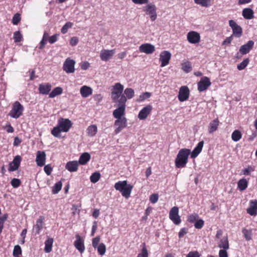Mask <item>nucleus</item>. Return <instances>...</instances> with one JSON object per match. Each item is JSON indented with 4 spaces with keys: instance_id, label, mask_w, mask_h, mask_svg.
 I'll return each mask as SVG.
<instances>
[{
    "instance_id": "53",
    "label": "nucleus",
    "mask_w": 257,
    "mask_h": 257,
    "mask_svg": "<svg viewBox=\"0 0 257 257\" xmlns=\"http://www.w3.org/2000/svg\"><path fill=\"white\" fill-rule=\"evenodd\" d=\"M11 183L14 188H18L21 184V181L19 179L14 178L12 180Z\"/></svg>"
},
{
    "instance_id": "33",
    "label": "nucleus",
    "mask_w": 257,
    "mask_h": 257,
    "mask_svg": "<svg viewBox=\"0 0 257 257\" xmlns=\"http://www.w3.org/2000/svg\"><path fill=\"white\" fill-rule=\"evenodd\" d=\"M218 246L220 248L223 249H227L229 248V243L228 241L227 237H224L222 239L220 240V242Z\"/></svg>"
},
{
    "instance_id": "41",
    "label": "nucleus",
    "mask_w": 257,
    "mask_h": 257,
    "mask_svg": "<svg viewBox=\"0 0 257 257\" xmlns=\"http://www.w3.org/2000/svg\"><path fill=\"white\" fill-rule=\"evenodd\" d=\"M123 94L127 99H131L134 96V90L131 88H127L124 90Z\"/></svg>"
},
{
    "instance_id": "62",
    "label": "nucleus",
    "mask_w": 257,
    "mask_h": 257,
    "mask_svg": "<svg viewBox=\"0 0 257 257\" xmlns=\"http://www.w3.org/2000/svg\"><path fill=\"white\" fill-rule=\"evenodd\" d=\"M78 42V39L76 37H72L70 41V44L71 46H76Z\"/></svg>"
},
{
    "instance_id": "60",
    "label": "nucleus",
    "mask_w": 257,
    "mask_h": 257,
    "mask_svg": "<svg viewBox=\"0 0 257 257\" xmlns=\"http://www.w3.org/2000/svg\"><path fill=\"white\" fill-rule=\"evenodd\" d=\"M254 169L250 166H249L248 168H245L242 170V172L244 175H250V173L251 171H253Z\"/></svg>"
},
{
    "instance_id": "6",
    "label": "nucleus",
    "mask_w": 257,
    "mask_h": 257,
    "mask_svg": "<svg viewBox=\"0 0 257 257\" xmlns=\"http://www.w3.org/2000/svg\"><path fill=\"white\" fill-rule=\"evenodd\" d=\"M114 125L116 127L114 132L117 134L127 126V119L126 117L116 118Z\"/></svg>"
},
{
    "instance_id": "58",
    "label": "nucleus",
    "mask_w": 257,
    "mask_h": 257,
    "mask_svg": "<svg viewBox=\"0 0 257 257\" xmlns=\"http://www.w3.org/2000/svg\"><path fill=\"white\" fill-rule=\"evenodd\" d=\"M158 195L157 194H153L150 196V200L152 203H156L158 200Z\"/></svg>"
},
{
    "instance_id": "46",
    "label": "nucleus",
    "mask_w": 257,
    "mask_h": 257,
    "mask_svg": "<svg viewBox=\"0 0 257 257\" xmlns=\"http://www.w3.org/2000/svg\"><path fill=\"white\" fill-rule=\"evenodd\" d=\"M96 248L99 254L103 255L105 254L106 251V246L104 243H100Z\"/></svg>"
},
{
    "instance_id": "56",
    "label": "nucleus",
    "mask_w": 257,
    "mask_h": 257,
    "mask_svg": "<svg viewBox=\"0 0 257 257\" xmlns=\"http://www.w3.org/2000/svg\"><path fill=\"white\" fill-rule=\"evenodd\" d=\"M44 170L47 175H50L52 172L53 169L50 164H48L45 166Z\"/></svg>"
},
{
    "instance_id": "61",
    "label": "nucleus",
    "mask_w": 257,
    "mask_h": 257,
    "mask_svg": "<svg viewBox=\"0 0 257 257\" xmlns=\"http://www.w3.org/2000/svg\"><path fill=\"white\" fill-rule=\"evenodd\" d=\"M186 257H200V254L197 251L189 252Z\"/></svg>"
},
{
    "instance_id": "30",
    "label": "nucleus",
    "mask_w": 257,
    "mask_h": 257,
    "mask_svg": "<svg viewBox=\"0 0 257 257\" xmlns=\"http://www.w3.org/2000/svg\"><path fill=\"white\" fill-rule=\"evenodd\" d=\"M126 186V187H125L120 193L123 197L128 198L131 193L133 186L131 184H127Z\"/></svg>"
},
{
    "instance_id": "47",
    "label": "nucleus",
    "mask_w": 257,
    "mask_h": 257,
    "mask_svg": "<svg viewBox=\"0 0 257 257\" xmlns=\"http://www.w3.org/2000/svg\"><path fill=\"white\" fill-rule=\"evenodd\" d=\"M73 24L71 22H67L62 28L61 32L62 34H65L67 32L68 29L71 28Z\"/></svg>"
},
{
    "instance_id": "29",
    "label": "nucleus",
    "mask_w": 257,
    "mask_h": 257,
    "mask_svg": "<svg viewBox=\"0 0 257 257\" xmlns=\"http://www.w3.org/2000/svg\"><path fill=\"white\" fill-rule=\"evenodd\" d=\"M219 122L218 119H215L210 122L208 130L209 133L212 134L217 130Z\"/></svg>"
},
{
    "instance_id": "52",
    "label": "nucleus",
    "mask_w": 257,
    "mask_h": 257,
    "mask_svg": "<svg viewBox=\"0 0 257 257\" xmlns=\"http://www.w3.org/2000/svg\"><path fill=\"white\" fill-rule=\"evenodd\" d=\"M21 20V16L18 13L16 14L12 19V23L14 25H17Z\"/></svg>"
},
{
    "instance_id": "9",
    "label": "nucleus",
    "mask_w": 257,
    "mask_h": 257,
    "mask_svg": "<svg viewBox=\"0 0 257 257\" xmlns=\"http://www.w3.org/2000/svg\"><path fill=\"white\" fill-rule=\"evenodd\" d=\"M171 57V54L168 51H163L160 54L159 60L161 62V66L162 67L167 66Z\"/></svg>"
},
{
    "instance_id": "44",
    "label": "nucleus",
    "mask_w": 257,
    "mask_h": 257,
    "mask_svg": "<svg viewBox=\"0 0 257 257\" xmlns=\"http://www.w3.org/2000/svg\"><path fill=\"white\" fill-rule=\"evenodd\" d=\"M249 62L248 58H246L243 60L240 63L238 64L237 66V68L238 70H242L244 69L248 65Z\"/></svg>"
},
{
    "instance_id": "38",
    "label": "nucleus",
    "mask_w": 257,
    "mask_h": 257,
    "mask_svg": "<svg viewBox=\"0 0 257 257\" xmlns=\"http://www.w3.org/2000/svg\"><path fill=\"white\" fill-rule=\"evenodd\" d=\"M127 182L126 181H119L114 185V188L116 190H118L121 192L125 187H126Z\"/></svg>"
},
{
    "instance_id": "13",
    "label": "nucleus",
    "mask_w": 257,
    "mask_h": 257,
    "mask_svg": "<svg viewBox=\"0 0 257 257\" xmlns=\"http://www.w3.org/2000/svg\"><path fill=\"white\" fill-rule=\"evenodd\" d=\"M139 50L141 52L147 54H150L154 53L155 51V46L150 43H145L141 45L139 47Z\"/></svg>"
},
{
    "instance_id": "14",
    "label": "nucleus",
    "mask_w": 257,
    "mask_h": 257,
    "mask_svg": "<svg viewBox=\"0 0 257 257\" xmlns=\"http://www.w3.org/2000/svg\"><path fill=\"white\" fill-rule=\"evenodd\" d=\"M46 155L45 152L38 151L37 152L36 162L38 166L42 167L45 164Z\"/></svg>"
},
{
    "instance_id": "63",
    "label": "nucleus",
    "mask_w": 257,
    "mask_h": 257,
    "mask_svg": "<svg viewBox=\"0 0 257 257\" xmlns=\"http://www.w3.org/2000/svg\"><path fill=\"white\" fill-rule=\"evenodd\" d=\"M57 36L58 35L55 34L50 37L49 39V43L50 44H53L55 43L57 41Z\"/></svg>"
},
{
    "instance_id": "50",
    "label": "nucleus",
    "mask_w": 257,
    "mask_h": 257,
    "mask_svg": "<svg viewBox=\"0 0 257 257\" xmlns=\"http://www.w3.org/2000/svg\"><path fill=\"white\" fill-rule=\"evenodd\" d=\"M14 39L15 42H20L22 41V35L19 31H17L14 33Z\"/></svg>"
},
{
    "instance_id": "7",
    "label": "nucleus",
    "mask_w": 257,
    "mask_h": 257,
    "mask_svg": "<svg viewBox=\"0 0 257 257\" xmlns=\"http://www.w3.org/2000/svg\"><path fill=\"white\" fill-rule=\"evenodd\" d=\"M75 61L67 58L64 62L63 69L67 73H72L75 71L74 66Z\"/></svg>"
},
{
    "instance_id": "25",
    "label": "nucleus",
    "mask_w": 257,
    "mask_h": 257,
    "mask_svg": "<svg viewBox=\"0 0 257 257\" xmlns=\"http://www.w3.org/2000/svg\"><path fill=\"white\" fill-rule=\"evenodd\" d=\"M78 162L76 161H69L65 166V168L70 172H76L78 170Z\"/></svg>"
},
{
    "instance_id": "2",
    "label": "nucleus",
    "mask_w": 257,
    "mask_h": 257,
    "mask_svg": "<svg viewBox=\"0 0 257 257\" xmlns=\"http://www.w3.org/2000/svg\"><path fill=\"white\" fill-rule=\"evenodd\" d=\"M72 123L68 118H60L57 125L51 131V134L56 138L60 137L61 132H68L72 127Z\"/></svg>"
},
{
    "instance_id": "32",
    "label": "nucleus",
    "mask_w": 257,
    "mask_h": 257,
    "mask_svg": "<svg viewBox=\"0 0 257 257\" xmlns=\"http://www.w3.org/2000/svg\"><path fill=\"white\" fill-rule=\"evenodd\" d=\"M53 243V239L52 238H49L45 241L44 250L46 252L49 253L52 250Z\"/></svg>"
},
{
    "instance_id": "19",
    "label": "nucleus",
    "mask_w": 257,
    "mask_h": 257,
    "mask_svg": "<svg viewBox=\"0 0 257 257\" xmlns=\"http://www.w3.org/2000/svg\"><path fill=\"white\" fill-rule=\"evenodd\" d=\"M156 9V6L153 4H149L146 7V13L150 15V18L153 21L157 18Z\"/></svg>"
},
{
    "instance_id": "8",
    "label": "nucleus",
    "mask_w": 257,
    "mask_h": 257,
    "mask_svg": "<svg viewBox=\"0 0 257 257\" xmlns=\"http://www.w3.org/2000/svg\"><path fill=\"white\" fill-rule=\"evenodd\" d=\"M211 84L210 79L207 77H203L201 78L198 83V90L202 92L206 90Z\"/></svg>"
},
{
    "instance_id": "20",
    "label": "nucleus",
    "mask_w": 257,
    "mask_h": 257,
    "mask_svg": "<svg viewBox=\"0 0 257 257\" xmlns=\"http://www.w3.org/2000/svg\"><path fill=\"white\" fill-rule=\"evenodd\" d=\"M44 217L41 216L36 221V224L34 226L33 230L35 234H39L43 227Z\"/></svg>"
},
{
    "instance_id": "24",
    "label": "nucleus",
    "mask_w": 257,
    "mask_h": 257,
    "mask_svg": "<svg viewBox=\"0 0 257 257\" xmlns=\"http://www.w3.org/2000/svg\"><path fill=\"white\" fill-rule=\"evenodd\" d=\"M125 108L118 106V107L116 109L113 110L112 115L115 118L125 117Z\"/></svg>"
},
{
    "instance_id": "49",
    "label": "nucleus",
    "mask_w": 257,
    "mask_h": 257,
    "mask_svg": "<svg viewBox=\"0 0 257 257\" xmlns=\"http://www.w3.org/2000/svg\"><path fill=\"white\" fill-rule=\"evenodd\" d=\"M143 247L141 253H139L137 257H148V252L147 248L146 247L145 243H144L143 244Z\"/></svg>"
},
{
    "instance_id": "12",
    "label": "nucleus",
    "mask_w": 257,
    "mask_h": 257,
    "mask_svg": "<svg viewBox=\"0 0 257 257\" xmlns=\"http://www.w3.org/2000/svg\"><path fill=\"white\" fill-rule=\"evenodd\" d=\"M187 40L191 44H196L200 41V34L195 31L189 32L187 36Z\"/></svg>"
},
{
    "instance_id": "16",
    "label": "nucleus",
    "mask_w": 257,
    "mask_h": 257,
    "mask_svg": "<svg viewBox=\"0 0 257 257\" xmlns=\"http://www.w3.org/2000/svg\"><path fill=\"white\" fill-rule=\"evenodd\" d=\"M76 239L74 243V245L81 253H82L84 252L85 248L84 240L79 234L76 235Z\"/></svg>"
},
{
    "instance_id": "36",
    "label": "nucleus",
    "mask_w": 257,
    "mask_h": 257,
    "mask_svg": "<svg viewBox=\"0 0 257 257\" xmlns=\"http://www.w3.org/2000/svg\"><path fill=\"white\" fill-rule=\"evenodd\" d=\"M117 105L118 106L125 108V103L127 101V98L124 94H122L117 100Z\"/></svg>"
},
{
    "instance_id": "64",
    "label": "nucleus",
    "mask_w": 257,
    "mask_h": 257,
    "mask_svg": "<svg viewBox=\"0 0 257 257\" xmlns=\"http://www.w3.org/2000/svg\"><path fill=\"white\" fill-rule=\"evenodd\" d=\"M226 249H221L219 251V257H228Z\"/></svg>"
},
{
    "instance_id": "39",
    "label": "nucleus",
    "mask_w": 257,
    "mask_h": 257,
    "mask_svg": "<svg viewBox=\"0 0 257 257\" xmlns=\"http://www.w3.org/2000/svg\"><path fill=\"white\" fill-rule=\"evenodd\" d=\"M242 134L239 130H235L231 135V139L234 142H237L241 139Z\"/></svg>"
},
{
    "instance_id": "28",
    "label": "nucleus",
    "mask_w": 257,
    "mask_h": 257,
    "mask_svg": "<svg viewBox=\"0 0 257 257\" xmlns=\"http://www.w3.org/2000/svg\"><path fill=\"white\" fill-rule=\"evenodd\" d=\"M90 157L89 153H84L80 156L78 163L82 165H85L90 160Z\"/></svg>"
},
{
    "instance_id": "42",
    "label": "nucleus",
    "mask_w": 257,
    "mask_h": 257,
    "mask_svg": "<svg viewBox=\"0 0 257 257\" xmlns=\"http://www.w3.org/2000/svg\"><path fill=\"white\" fill-rule=\"evenodd\" d=\"M100 176L99 172H95L91 175L90 180L92 183H95L99 181Z\"/></svg>"
},
{
    "instance_id": "17",
    "label": "nucleus",
    "mask_w": 257,
    "mask_h": 257,
    "mask_svg": "<svg viewBox=\"0 0 257 257\" xmlns=\"http://www.w3.org/2000/svg\"><path fill=\"white\" fill-rule=\"evenodd\" d=\"M152 106L148 105L140 110L138 117L140 120L146 119L152 110Z\"/></svg>"
},
{
    "instance_id": "15",
    "label": "nucleus",
    "mask_w": 257,
    "mask_h": 257,
    "mask_svg": "<svg viewBox=\"0 0 257 257\" xmlns=\"http://www.w3.org/2000/svg\"><path fill=\"white\" fill-rule=\"evenodd\" d=\"M21 161L22 158L20 156L17 155L15 157L13 161L9 164V171L13 172L17 170L20 167Z\"/></svg>"
},
{
    "instance_id": "51",
    "label": "nucleus",
    "mask_w": 257,
    "mask_h": 257,
    "mask_svg": "<svg viewBox=\"0 0 257 257\" xmlns=\"http://www.w3.org/2000/svg\"><path fill=\"white\" fill-rule=\"evenodd\" d=\"M151 93L148 92H144L140 95L139 100L140 101H144V100L150 98L151 97Z\"/></svg>"
},
{
    "instance_id": "3",
    "label": "nucleus",
    "mask_w": 257,
    "mask_h": 257,
    "mask_svg": "<svg viewBox=\"0 0 257 257\" xmlns=\"http://www.w3.org/2000/svg\"><path fill=\"white\" fill-rule=\"evenodd\" d=\"M24 109L23 106L19 101H16L9 115L13 118L17 119L22 115Z\"/></svg>"
},
{
    "instance_id": "21",
    "label": "nucleus",
    "mask_w": 257,
    "mask_h": 257,
    "mask_svg": "<svg viewBox=\"0 0 257 257\" xmlns=\"http://www.w3.org/2000/svg\"><path fill=\"white\" fill-rule=\"evenodd\" d=\"M115 54V50H103L100 52V57L102 61H108Z\"/></svg>"
},
{
    "instance_id": "22",
    "label": "nucleus",
    "mask_w": 257,
    "mask_h": 257,
    "mask_svg": "<svg viewBox=\"0 0 257 257\" xmlns=\"http://www.w3.org/2000/svg\"><path fill=\"white\" fill-rule=\"evenodd\" d=\"M246 211L251 216H255L257 214V200L250 201L249 206Z\"/></svg>"
},
{
    "instance_id": "45",
    "label": "nucleus",
    "mask_w": 257,
    "mask_h": 257,
    "mask_svg": "<svg viewBox=\"0 0 257 257\" xmlns=\"http://www.w3.org/2000/svg\"><path fill=\"white\" fill-rule=\"evenodd\" d=\"M242 232L243 234V236L247 241L250 240L251 239V230H247L245 228H243Z\"/></svg>"
},
{
    "instance_id": "48",
    "label": "nucleus",
    "mask_w": 257,
    "mask_h": 257,
    "mask_svg": "<svg viewBox=\"0 0 257 257\" xmlns=\"http://www.w3.org/2000/svg\"><path fill=\"white\" fill-rule=\"evenodd\" d=\"M21 253L22 249L20 246L19 245H15L13 250V255L15 257H18Z\"/></svg>"
},
{
    "instance_id": "1",
    "label": "nucleus",
    "mask_w": 257,
    "mask_h": 257,
    "mask_svg": "<svg viewBox=\"0 0 257 257\" xmlns=\"http://www.w3.org/2000/svg\"><path fill=\"white\" fill-rule=\"evenodd\" d=\"M204 141H202L199 142L197 146L194 149L192 152L188 149H181L178 152L175 159V163L177 168H182L186 166L187 162L188 157L191 155L192 159H195L201 153Z\"/></svg>"
},
{
    "instance_id": "40",
    "label": "nucleus",
    "mask_w": 257,
    "mask_h": 257,
    "mask_svg": "<svg viewBox=\"0 0 257 257\" xmlns=\"http://www.w3.org/2000/svg\"><path fill=\"white\" fill-rule=\"evenodd\" d=\"M195 4L204 7H209L211 5V0H194Z\"/></svg>"
},
{
    "instance_id": "37",
    "label": "nucleus",
    "mask_w": 257,
    "mask_h": 257,
    "mask_svg": "<svg viewBox=\"0 0 257 257\" xmlns=\"http://www.w3.org/2000/svg\"><path fill=\"white\" fill-rule=\"evenodd\" d=\"M182 69L186 73H189L192 70V65L191 63L186 61L182 63Z\"/></svg>"
},
{
    "instance_id": "27",
    "label": "nucleus",
    "mask_w": 257,
    "mask_h": 257,
    "mask_svg": "<svg viewBox=\"0 0 257 257\" xmlns=\"http://www.w3.org/2000/svg\"><path fill=\"white\" fill-rule=\"evenodd\" d=\"M242 15L245 19L250 20L254 17V13L250 8H245L242 10Z\"/></svg>"
},
{
    "instance_id": "5",
    "label": "nucleus",
    "mask_w": 257,
    "mask_h": 257,
    "mask_svg": "<svg viewBox=\"0 0 257 257\" xmlns=\"http://www.w3.org/2000/svg\"><path fill=\"white\" fill-rule=\"evenodd\" d=\"M169 218L176 224H179L181 220L179 215V208L177 206L172 207L169 212Z\"/></svg>"
},
{
    "instance_id": "43",
    "label": "nucleus",
    "mask_w": 257,
    "mask_h": 257,
    "mask_svg": "<svg viewBox=\"0 0 257 257\" xmlns=\"http://www.w3.org/2000/svg\"><path fill=\"white\" fill-rule=\"evenodd\" d=\"M62 186V184L61 181L57 182L52 188V193L54 194H57L61 190Z\"/></svg>"
},
{
    "instance_id": "11",
    "label": "nucleus",
    "mask_w": 257,
    "mask_h": 257,
    "mask_svg": "<svg viewBox=\"0 0 257 257\" xmlns=\"http://www.w3.org/2000/svg\"><path fill=\"white\" fill-rule=\"evenodd\" d=\"M189 96V89L186 86H181L180 88L178 94V99L183 102L187 100Z\"/></svg>"
},
{
    "instance_id": "34",
    "label": "nucleus",
    "mask_w": 257,
    "mask_h": 257,
    "mask_svg": "<svg viewBox=\"0 0 257 257\" xmlns=\"http://www.w3.org/2000/svg\"><path fill=\"white\" fill-rule=\"evenodd\" d=\"M63 92V89L61 87H55L50 93V98H54L57 95L61 94Z\"/></svg>"
},
{
    "instance_id": "18",
    "label": "nucleus",
    "mask_w": 257,
    "mask_h": 257,
    "mask_svg": "<svg viewBox=\"0 0 257 257\" xmlns=\"http://www.w3.org/2000/svg\"><path fill=\"white\" fill-rule=\"evenodd\" d=\"M254 45V42L252 40L248 41L245 44L242 45L239 48V52L242 55H245L249 52Z\"/></svg>"
},
{
    "instance_id": "10",
    "label": "nucleus",
    "mask_w": 257,
    "mask_h": 257,
    "mask_svg": "<svg viewBox=\"0 0 257 257\" xmlns=\"http://www.w3.org/2000/svg\"><path fill=\"white\" fill-rule=\"evenodd\" d=\"M229 25L232 29L233 35L237 38L240 37L242 35V28L240 26L238 25L233 20H230L229 21Z\"/></svg>"
},
{
    "instance_id": "54",
    "label": "nucleus",
    "mask_w": 257,
    "mask_h": 257,
    "mask_svg": "<svg viewBox=\"0 0 257 257\" xmlns=\"http://www.w3.org/2000/svg\"><path fill=\"white\" fill-rule=\"evenodd\" d=\"M204 223V221L200 219L196 220L194 224V226L197 229H201L203 227Z\"/></svg>"
},
{
    "instance_id": "35",
    "label": "nucleus",
    "mask_w": 257,
    "mask_h": 257,
    "mask_svg": "<svg viewBox=\"0 0 257 257\" xmlns=\"http://www.w3.org/2000/svg\"><path fill=\"white\" fill-rule=\"evenodd\" d=\"M97 132V126L95 124L89 126L87 129L88 135L90 137H94Z\"/></svg>"
},
{
    "instance_id": "23",
    "label": "nucleus",
    "mask_w": 257,
    "mask_h": 257,
    "mask_svg": "<svg viewBox=\"0 0 257 257\" xmlns=\"http://www.w3.org/2000/svg\"><path fill=\"white\" fill-rule=\"evenodd\" d=\"M52 86L49 83L40 84L39 86L38 90L39 93L43 95H47L49 94L51 90Z\"/></svg>"
},
{
    "instance_id": "26",
    "label": "nucleus",
    "mask_w": 257,
    "mask_h": 257,
    "mask_svg": "<svg viewBox=\"0 0 257 257\" xmlns=\"http://www.w3.org/2000/svg\"><path fill=\"white\" fill-rule=\"evenodd\" d=\"M80 92L83 98H86L92 93V89L91 87L84 85L81 87Z\"/></svg>"
},
{
    "instance_id": "31",
    "label": "nucleus",
    "mask_w": 257,
    "mask_h": 257,
    "mask_svg": "<svg viewBox=\"0 0 257 257\" xmlns=\"http://www.w3.org/2000/svg\"><path fill=\"white\" fill-rule=\"evenodd\" d=\"M248 182L246 179L242 178L237 182V187L240 191H242L246 189L247 187Z\"/></svg>"
},
{
    "instance_id": "57",
    "label": "nucleus",
    "mask_w": 257,
    "mask_h": 257,
    "mask_svg": "<svg viewBox=\"0 0 257 257\" xmlns=\"http://www.w3.org/2000/svg\"><path fill=\"white\" fill-rule=\"evenodd\" d=\"M198 217V215L197 214H192L189 216L188 220L189 222L192 223L195 221Z\"/></svg>"
},
{
    "instance_id": "59",
    "label": "nucleus",
    "mask_w": 257,
    "mask_h": 257,
    "mask_svg": "<svg viewBox=\"0 0 257 257\" xmlns=\"http://www.w3.org/2000/svg\"><path fill=\"white\" fill-rule=\"evenodd\" d=\"M188 229L186 228H182L180 229L178 233V236L180 238L183 237L185 234L187 233Z\"/></svg>"
},
{
    "instance_id": "4",
    "label": "nucleus",
    "mask_w": 257,
    "mask_h": 257,
    "mask_svg": "<svg viewBox=\"0 0 257 257\" xmlns=\"http://www.w3.org/2000/svg\"><path fill=\"white\" fill-rule=\"evenodd\" d=\"M123 90V86L120 83H116L113 86L112 91L111 92V98L113 101L115 102L119 98Z\"/></svg>"
},
{
    "instance_id": "55",
    "label": "nucleus",
    "mask_w": 257,
    "mask_h": 257,
    "mask_svg": "<svg viewBox=\"0 0 257 257\" xmlns=\"http://www.w3.org/2000/svg\"><path fill=\"white\" fill-rule=\"evenodd\" d=\"M100 238L99 236H96L92 239V245L94 248H96V247L99 245L98 244L100 241Z\"/></svg>"
}]
</instances>
